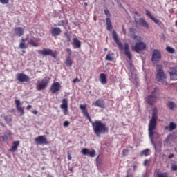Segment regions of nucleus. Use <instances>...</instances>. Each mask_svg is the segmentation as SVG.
Masks as SVG:
<instances>
[{
    "instance_id": "7",
    "label": "nucleus",
    "mask_w": 177,
    "mask_h": 177,
    "mask_svg": "<svg viewBox=\"0 0 177 177\" xmlns=\"http://www.w3.org/2000/svg\"><path fill=\"white\" fill-rule=\"evenodd\" d=\"M80 109L82 110V113H83V115L84 117L87 118V120H88L89 122L91 123L92 127H93V124L96 122L95 121H92V119H91V116H89V113H88V110L86 109V104H80Z\"/></svg>"
},
{
    "instance_id": "9",
    "label": "nucleus",
    "mask_w": 177,
    "mask_h": 177,
    "mask_svg": "<svg viewBox=\"0 0 177 177\" xmlns=\"http://www.w3.org/2000/svg\"><path fill=\"white\" fill-rule=\"evenodd\" d=\"M38 53L42 56H51L52 57H56V53L52 50V49L44 48V50H38Z\"/></svg>"
},
{
    "instance_id": "35",
    "label": "nucleus",
    "mask_w": 177,
    "mask_h": 177,
    "mask_svg": "<svg viewBox=\"0 0 177 177\" xmlns=\"http://www.w3.org/2000/svg\"><path fill=\"white\" fill-rule=\"evenodd\" d=\"M67 20H61L55 26H62L64 27V26L67 25Z\"/></svg>"
},
{
    "instance_id": "20",
    "label": "nucleus",
    "mask_w": 177,
    "mask_h": 177,
    "mask_svg": "<svg viewBox=\"0 0 177 177\" xmlns=\"http://www.w3.org/2000/svg\"><path fill=\"white\" fill-rule=\"evenodd\" d=\"M17 110L20 113L21 115H24V108L20 106V100H15V101Z\"/></svg>"
},
{
    "instance_id": "19",
    "label": "nucleus",
    "mask_w": 177,
    "mask_h": 177,
    "mask_svg": "<svg viewBox=\"0 0 177 177\" xmlns=\"http://www.w3.org/2000/svg\"><path fill=\"white\" fill-rule=\"evenodd\" d=\"M52 37H58L60 34H62V29L59 27H53L51 30Z\"/></svg>"
},
{
    "instance_id": "13",
    "label": "nucleus",
    "mask_w": 177,
    "mask_h": 177,
    "mask_svg": "<svg viewBox=\"0 0 177 177\" xmlns=\"http://www.w3.org/2000/svg\"><path fill=\"white\" fill-rule=\"evenodd\" d=\"M169 74H170V78L173 81L177 80V66L170 67L169 69Z\"/></svg>"
},
{
    "instance_id": "45",
    "label": "nucleus",
    "mask_w": 177,
    "mask_h": 177,
    "mask_svg": "<svg viewBox=\"0 0 177 177\" xmlns=\"http://www.w3.org/2000/svg\"><path fill=\"white\" fill-rule=\"evenodd\" d=\"M1 138H2V139H3V140L4 142H6V140H8V138L9 137H8V136H6V134H3V136Z\"/></svg>"
},
{
    "instance_id": "29",
    "label": "nucleus",
    "mask_w": 177,
    "mask_h": 177,
    "mask_svg": "<svg viewBox=\"0 0 177 177\" xmlns=\"http://www.w3.org/2000/svg\"><path fill=\"white\" fill-rule=\"evenodd\" d=\"M176 124H175V123L174 122H170L169 126H166L165 127V129H166V131H174V129H176Z\"/></svg>"
},
{
    "instance_id": "21",
    "label": "nucleus",
    "mask_w": 177,
    "mask_h": 177,
    "mask_svg": "<svg viewBox=\"0 0 177 177\" xmlns=\"http://www.w3.org/2000/svg\"><path fill=\"white\" fill-rule=\"evenodd\" d=\"M146 16H147L151 21L156 23V24H160V20L151 15V12L148 10H145Z\"/></svg>"
},
{
    "instance_id": "48",
    "label": "nucleus",
    "mask_w": 177,
    "mask_h": 177,
    "mask_svg": "<svg viewBox=\"0 0 177 177\" xmlns=\"http://www.w3.org/2000/svg\"><path fill=\"white\" fill-rule=\"evenodd\" d=\"M122 30L124 35H127V30H125V27L124 26V25H122Z\"/></svg>"
},
{
    "instance_id": "39",
    "label": "nucleus",
    "mask_w": 177,
    "mask_h": 177,
    "mask_svg": "<svg viewBox=\"0 0 177 177\" xmlns=\"http://www.w3.org/2000/svg\"><path fill=\"white\" fill-rule=\"evenodd\" d=\"M166 50L167 52H168L169 53H175V49H174L173 48L170 47V46H167L166 48Z\"/></svg>"
},
{
    "instance_id": "23",
    "label": "nucleus",
    "mask_w": 177,
    "mask_h": 177,
    "mask_svg": "<svg viewBox=\"0 0 177 177\" xmlns=\"http://www.w3.org/2000/svg\"><path fill=\"white\" fill-rule=\"evenodd\" d=\"M100 82L102 85L107 84V76L104 73L100 74Z\"/></svg>"
},
{
    "instance_id": "36",
    "label": "nucleus",
    "mask_w": 177,
    "mask_h": 177,
    "mask_svg": "<svg viewBox=\"0 0 177 177\" xmlns=\"http://www.w3.org/2000/svg\"><path fill=\"white\" fill-rule=\"evenodd\" d=\"M132 39L137 42H142V37L138 35L132 36Z\"/></svg>"
},
{
    "instance_id": "30",
    "label": "nucleus",
    "mask_w": 177,
    "mask_h": 177,
    "mask_svg": "<svg viewBox=\"0 0 177 177\" xmlns=\"http://www.w3.org/2000/svg\"><path fill=\"white\" fill-rule=\"evenodd\" d=\"M64 64L67 67H71L73 66V60H71V57H66Z\"/></svg>"
},
{
    "instance_id": "4",
    "label": "nucleus",
    "mask_w": 177,
    "mask_h": 177,
    "mask_svg": "<svg viewBox=\"0 0 177 177\" xmlns=\"http://www.w3.org/2000/svg\"><path fill=\"white\" fill-rule=\"evenodd\" d=\"M156 79L159 82H164L167 80V75L164 73L162 70V66L158 65L156 66Z\"/></svg>"
},
{
    "instance_id": "12",
    "label": "nucleus",
    "mask_w": 177,
    "mask_h": 177,
    "mask_svg": "<svg viewBox=\"0 0 177 177\" xmlns=\"http://www.w3.org/2000/svg\"><path fill=\"white\" fill-rule=\"evenodd\" d=\"M48 84H49V78L46 77L39 83L37 87V91H42V89H45L46 86H48Z\"/></svg>"
},
{
    "instance_id": "3",
    "label": "nucleus",
    "mask_w": 177,
    "mask_h": 177,
    "mask_svg": "<svg viewBox=\"0 0 177 177\" xmlns=\"http://www.w3.org/2000/svg\"><path fill=\"white\" fill-rule=\"evenodd\" d=\"M93 129L94 131V133H95L97 136L104 134L106 132H109V128L107 126L100 120H95V122L93 124Z\"/></svg>"
},
{
    "instance_id": "31",
    "label": "nucleus",
    "mask_w": 177,
    "mask_h": 177,
    "mask_svg": "<svg viewBox=\"0 0 177 177\" xmlns=\"http://www.w3.org/2000/svg\"><path fill=\"white\" fill-rule=\"evenodd\" d=\"M172 139H174V135L169 134L167 138L165 140V142L167 145H171V142H172Z\"/></svg>"
},
{
    "instance_id": "51",
    "label": "nucleus",
    "mask_w": 177,
    "mask_h": 177,
    "mask_svg": "<svg viewBox=\"0 0 177 177\" xmlns=\"http://www.w3.org/2000/svg\"><path fill=\"white\" fill-rule=\"evenodd\" d=\"M73 84H75V82H80V80H78V79H74V80H73Z\"/></svg>"
},
{
    "instance_id": "15",
    "label": "nucleus",
    "mask_w": 177,
    "mask_h": 177,
    "mask_svg": "<svg viewBox=\"0 0 177 177\" xmlns=\"http://www.w3.org/2000/svg\"><path fill=\"white\" fill-rule=\"evenodd\" d=\"M17 80H18L19 82H28L30 77L24 73H18L17 74Z\"/></svg>"
},
{
    "instance_id": "54",
    "label": "nucleus",
    "mask_w": 177,
    "mask_h": 177,
    "mask_svg": "<svg viewBox=\"0 0 177 177\" xmlns=\"http://www.w3.org/2000/svg\"><path fill=\"white\" fill-rule=\"evenodd\" d=\"M31 107H32V106H31V105H28L27 107H26V109H27V110H30V109H31Z\"/></svg>"
},
{
    "instance_id": "34",
    "label": "nucleus",
    "mask_w": 177,
    "mask_h": 177,
    "mask_svg": "<svg viewBox=\"0 0 177 177\" xmlns=\"http://www.w3.org/2000/svg\"><path fill=\"white\" fill-rule=\"evenodd\" d=\"M141 156H145V157H147V156H150V149H147L141 151Z\"/></svg>"
},
{
    "instance_id": "42",
    "label": "nucleus",
    "mask_w": 177,
    "mask_h": 177,
    "mask_svg": "<svg viewBox=\"0 0 177 177\" xmlns=\"http://www.w3.org/2000/svg\"><path fill=\"white\" fill-rule=\"evenodd\" d=\"M0 3H2V5H8L9 0H0Z\"/></svg>"
},
{
    "instance_id": "37",
    "label": "nucleus",
    "mask_w": 177,
    "mask_h": 177,
    "mask_svg": "<svg viewBox=\"0 0 177 177\" xmlns=\"http://www.w3.org/2000/svg\"><path fill=\"white\" fill-rule=\"evenodd\" d=\"M82 153L83 154V156H88L89 149L84 148L83 149H82Z\"/></svg>"
},
{
    "instance_id": "25",
    "label": "nucleus",
    "mask_w": 177,
    "mask_h": 177,
    "mask_svg": "<svg viewBox=\"0 0 177 177\" xmlns=\"http://www.w3.org/2000/svg\"><path fill=\"white\" fill-rule=\"evenodd\" d=\"M73 45L74 46V49L81 48V41H80V40H78V39L73 38Z\"/></svg>"
},
{
    "instance_id": "61",
    "label": "nucleus",
    "mask_w": 177,
    "mask_h": 177,
    "mask_svg": "<svg viewBox=\"0 0 177 177\" xmlns=\"http://www.w3.org/2000/svg\"><path fill=\"white\" fill-rule=\"evenodd\" d=\"M129 176H130L129 174H127L126 177H129Z\"/></svg>"
},
{
    "instance_id": "43",
    "label": "nucleus",
    "mask_w": 177,
    "mask_h": 177,
    "mask_svg": "<svg viewBox=\"0 0 177 177\" xmlns=\"http://www.w3.org/2000/svg\"><path fill=\"white\" fill-rule=\"evenodd\" d=\"M104 13H105L106 16H107V17H110L111 15H110V11L109 10L105 9Z\"/></svg>"
},
{
    "instance_id": "52",
    "label": "nucleus",
    "mask_w": 177,
    "mask_h": 177,
    "mask_svg": "<svg viewBox=\"0 0 177 177\" xmlns=\"http://www.w3.org/2000/svg\"><path fill=\"white\" fill-rule=\"evenodd\" d=\"M148 162H149V160H145L144 161V166L146 167V166L147 165V163H148Z\"/></svg>"
},
{
    "instance_id": "33",
    "label": "nucleus",
    "mask_w": 177,
    "mask_h": 177,
    "mask_svg": "<svg viewBox=\"0 0 177 177\" xmlns=\"http://www.w3.org/2000/svg\"><path fill=\"white\" fill-rule=\"evenodd\" d=\"M19 47L20 49H26V48H27L26 46V39H21V42L19 44Z\"/></svg>"
},
{
    "instance_id": "60",
    "label": "nucleus",
    "mask_w": 177,
    "mask_h": 177,
    "mask_svg": "<svg viewBox=\"0 0 177 177\" xmlns=\"http://www.w3.org/2000/svg\"><path fill=\"white\" fill-rule=\"evenodd\" d=\"M68 158L69 160H71V156H69L68 157Z\"/></svg>"
},
{
    "instance_id": "11",
    "label": "nucleus",
    "mask_w": 177,
    "mask_h": 177,
    "mask_svg": "<svg viewBox=\"0 0 177 177\" xmlns=\"http://www.w3.org/2000/svg\"><path fill=\"white\" fill-rule=\"evenodd\" d=\"M151 60L153 63H157L161 60V53L158 50H153Z\"/></svg>"
},
{
    "instance_id": "32",
    "label": "nucleus",
    "mask_w": 177,
    "mask_h": 177,
    "mask_svg": "<svg viewBox=\"0 0 177 177\" xmlns=\"http://www.w3.org/2000/svg\"><path fill=\"white\" fill-rule=\"evenodd\" d=\"M167 107H169L170 110H175V107H176V105L175 104V102L172 101H169L167 102Z\"/></svg>"
},
{
    "instance_id": "14",
    "label": "nucleus",
    "mask_w": 177,
    "mask_h": 177,
    "mask_svg": "<svg viewBox=\"0 0 177 177\" xmlns=\"http://www.w3.org/2000/svg\"><path fill=\"white\" fill-rule=\"evenodd\" d=\"M24 35V28L23 27H16L14 28V36L15 37H23Z\"/></svg>"
},
{
    "instance_id": "49",
    "label": "nucleus",
    "mask_w": 177,
    "mask_h": 177,
    "mask_svg": "<svg viewBox=\"0 0 177 177\" xmlns=\"http://www.w3.org/2000/svg\"><path fill=\"white\" fill-rule=\"evenodd\" d=\"M68 125H70V122H68V121L64 122V127H67Z\"/></svg>"
},
{
    "instance_id": "41",
    "label": "nucleus",
    "mask_w": 177,
    "mask_h": 177,
    "mask_svg": "<svg viewBox=\"0 0 177 177\" xmlns=\"http://www.w3.org/2000/svg\"><path fill=\"white\" fill-rule=\"evenodd\" d=\"M129 32H130L131 35H132V37H133V35H135V34L136 33V29H135L133 28H130Z\"/></svg>"
},
{
    "instance_id": "47",
    "label": "nucleus",
    "mask_w": 177,
    "mask_h": 177,
    "mask_svg": "<svg viewBox=\"0 0 177 177\" xmlns=\"http://www.w3.org/2000/svg\"><path fill=\"white\" fill-rule=\"evenodd\" d=\"M66 53H67V54L68 55L69 57L71 56L72 51H71V48H67L66 49Z\"/></svg>"
},
{
    "instance_id": "55",
    "label": "nucleus",
    "mask_w": 177,
    "mask_h": 177,
    "mask_svg": "<svg viewBox=\"0 0 177 177\" xmlns=\"http://www.w3.org/2000/svg\"><path fill=\"white\" fill-rule=\"evenodd\" d=\"M174 157V154H170L169 156V158H172Z\"/></svg>"
},
{
    "instance_id": "59",
    "label": "nucleus",
    "mask_w": 177,
    "mask_h": 177,
    "mask_svg": "<svg viewBox=\"0 0 177 177\" xmlns=\"http://www.w3.org/2000/svg\"><path fill=\"white\" fill-rule=\"evenodd\" d=\"M104 50L105 52H107V48H105L104 49Z\"/></svg>"
},
{
    "instance_id": "53",
    "label": "nucleus",
    "mask_w": 177,
    "mask_h": 177,
    "mask_svg": "<svg viewBox=\"0 0 177 177\" xmlns=\"http://www.w3.org/2000/svg\"><path fill=\"white\" fill-rule=\"evenodd\" d=\"M65 35H66V37H67V39H68V42H69V41H70V35H67V33H66Z\"/></svg>"
},
{
    "instance_id": "44",
    "label": "nucleus",
    "mask_w": 177,
    "mask_h": 177,
    "mask_svg": "<svg viewBox=\"0 0 177 177\" xmlns=\"http://www.w3.org/2000/svg\"><path fill=\"white\" fill-rule=\"evenodd\" d=\"M4 134L5 135H6V136H8V138H10V136H12V135H13L12 133V132H10V131H6V133H4Z\"/></svg>"
},
{
    "instance_id": "10",
    "label": "nucleus",
    "mask_w": 177,
    "mask_h": 177,
    "mask_svg": "<svg viewBox=\"0 0 177 177\" xmlns=\"http://www.w3.org/2000/svg\"><path fill=\"white\" fill-rule=\"evenodd\" d=\"M64 115H67L68 113V100L67 98L62 99V104L60 105Z\"/></svg>"
},
{
    "instance_id": "62",
    "label": "nucleus",
    "mask_w": 177,
    "mask_h": 177,
    "mask_svg": "<svg viewBox=\"0 0 177 177\" xmlns=\"http://www.w3.org/2000/svg\"><path fill=\"white\" fill-rule=\"evenodd\" d=\"M133 168H134V169H136V166H134V167H133Z\"/></svg>"
},
{
    "instance_id": "6",
    "label": "nucleus",
    "mask_w": 177,
    "mask_h": 177,
    "mask_svg": "<svg viewBox=\"0 0 177 177\" xmlns=\"http://www.w3.org/2000/svg\"><path fill=\"white\" fill-rule=\"evenodd\" d=\"M146 49V43L145 42H137L135 46L132 47V50L137 53L142 52Z\"/></svg>"
},
{
    "instance_id": "40",
    "label": "nucleus",
    "mask_w": 177,
    "mask_h": 177,
    "mask_svg": "<svg viewBox=\"0 0 177 177\" xmlns=\"http://www.w3.org/2000/svg\"><path fill=\"white\" fill-rule=\"evenodd\" d=\"M96 154V151L95 149H93L92 151H88V156L93 158L95 157V155Z\"/></svg>"
},
{
    "instance_id": "38",
    "label": "nucleus",
    "mask_w": 177,
    "mask_h": 177,
    "mask_svg": "<svg viewBox=\"0 0 177 177\" xmlns=\"http://www.w3.org/2000/svg\"><path fill=\"white\" fill-rule=\"evenodd\" d=\"M4 120L6 124H10L12 122V118L10 116H5Z\"/></svg>"
},
{
    "instance_id": "5",
    "label": "nucleus",
    "mask_w": 177,
    "mask_h": 177,
    "mask_svg": "<svg viewBox=\"0 0 177 177\" xmlns=\"http://www.w3.org/2000/svg\"><path fill=\"white\" fill-rule=\"evenodd\" d=\"M158 92V88H155L153 92L151 93V95H149L146 98V102L148 104L153 105L156 100H157V93Z\"/></svg>"
},
{
    "instance_id": "50",
    "label": "nucleus",
    "mask_w": 177,
    "mask_h": 177,
    "mask_svg": "<svg viewBox=\"0 0 177 177\" xmlns=\"http://www.w3.org/2000/svg\"><path fill=\"white\" fill-rule=\"evenodd\" d=\"M32 114H34L35 115H37V114H38V111H37V110H34V111H32Z\"/></svg>"
},
{
    "instance_id": "18",
    "label": "nucleus",
    "mask_w": 177,
    "mask_h": 177,
    "mask_svg": "<svg viewBox=\"0 0 177 177\" xmlns=\"http://www.w3.org/2000/svg\"><path fill=\"white\" fill-rule=\"evenodd\" d=\"M38 42H39V39L35 37H31L28 40L29 45H31L34 48H38V46H39Z\"/></svg>"
},
{
    "instance_id": "57",
    "label": "nucleus",
    "mask_w": 177,
    "mask_h": 177,
    "mask_svg": "<svg viewBox=\"0 0 177 177\" xmlns=\"http://www.w3.org/2000/svg\"><path fill=\"white\" fill-rule=\"evenodd\" d=\"M85 7L88 6V3H84Z\"/></svg>"
},
{
    "instance_id": "58",
    "label": "nucleus",
    "mask_w": 177,
    "mask_h": 177,
    "mask_svg": "<svg viewBox=\"0 0 177 177\" xmlns=\"http://www.w3.org/2000/svg\"><path fill=\"white\" fill-rule=\"evenodd\" d=\"M97 162L99 161V156L96 158Z\"/></svg>"
},
{
    "instance_id": "16",
    "label": "nucleus",
    "mask_w": 177,
    "mask_h": 177,
    "mask_svg": "<svg viewBox=\"0 0 177 177\" xmlns=\"http://www.w3.org/2000/svg\"><path fill=\"white\" fill-rule=\"evenodd\" d=\"M35 143L37 145H46L48 143V140H46V137L45 136H39L35 139Z\"/></svg>"
},
{
    "instance_id": "27",
    "label": "nucleus",
    "mask_w": 177,
    "mask_h": 177,
    "mask_svg": "<svg viewBox=\"0 0 177 177\" xmlns=\"http://www.w3.org/2000/svg\"><path fill=\"white\" fill-rule=\"evenodd\" d=\"M106 28L108 31H111L113 30V25L111 24V19L110 17H107L106 19Z\"/></svg>"
},
{
    "instance_id": "56",
    "label": "nucleus",
    "mask_w": 177,
    "mask_h": 177,
    "mask_svg": "<svg viewBox=\"0 0 177 177\" xmlns=\"http://www.w3.org/2000/svg\"><path fill=\"white\" fill-rule=\"evenodd\" d=\"M127 151H128L127 149H124L123 150V153L125 154V153H127Z\"/></svg>"
},
{
    "instance_id": "22",
    "label": "nucleus",
    "mask_w": 177,
    "mask_h": 177,
    "mask_svg": "<svg viewBox=\"0 0 177 177\" xmlns=\"http://www.w3.org/2000/svg\"><path fill=\"white\" fill-rule=\"evenodd\" d=\"M94 106H95V107H100V109H104L105 106H104V101H103L101 99H98L94 103H93Z\"/></svg>"
},
{
    "instance_id": "1",
    "label": "nucleus",
    "mask_w": 177,
    "mask_h": 177,
    "mask_svg": "<svg viewBox=\"0 0 177 177\" xmlns=\"http://www.w3.org/2000/svg\"><path fill=\"white\" fill-rule=\"evenodd\" d=\"M158 113V111L157 110V108H154L152 111L151 119L149 120L148 125L149 137L151 140V143H152L156 150L161 149V147L162 146V142L161 140H159L158 142H156L155 140V139H157L160 136L158 133L156 131V128L157 127V120L158 118V116L157 115Z\"/></svg>"
},
{
    "instance_id": "46",
    "label": "nucleus",
    "mask_w": 177,
    "mask_h": 177,
    "mask_svg": "<svg viewBox=\"0 0 177 177\" xmlns=\"http://www.w3.org/2000/svg\"><path fill=\"white\" fill-rule=\"evenodd\" d=\"M171 171H177V165L174 164L171 165Z\"/></svg>"
},
{
    "instance_id": "2",
    "label": "nucleus",
    "mask_w": 177,
    "mask_h": 177,
    "mask_svg": "<svg viewBox=\"0 0 177 177\" xmlns=\"http://www.w3.org/2000/svg\"><path fill=\"white\" fill-rule=\"evenodd\" d=\"M113 40L115 44L118 46L120 50H124L125 52L126 56H127L129 60L132 59V55L131 54V51H129V44L128 43H125L124 46H122V43L118 40V35H117V32L113 31L112 32Z\"/></svg>"
},
{
    "instance_id": "26",
    "label": "nucleus",
    "mask_w": 177,
    "mask_h": 177,
    "mask_svg": "<svg viewBox=\"0 0 177 177\" xmlns=\"http://www.w3.org/2000/svg\"><path fill=\"white\" fill-rule=\"evenodd\" d=\"M19 145H20V141H14L12 143V147L10 149V151H12L13 153H15V151H16V150L17 149V147H19Z\"/></svg>"
},
{
    "instance_id": "24",
    "label": "nucleus",
    "mask_w": 177,
    "mask_h": 177,
    "mask_svg": "<svg viewBox=\"0 0 177 177\" xmlns=\"http://www.w3.org/2000/svg\"><path fill=\"white\" fill-rule=\"evenodd\" d=\"M138 22L140 23V24H141L142 27H145V28H149V27H150L149 23H147V21H146V19H145L144 18H140Z\"/></svg>"
},
{
    "instance_id": "8",
    "label": "nucleus",
    "mask_w": 177,
    "mask_h": 177,
    "mask_svg": "<svg viewBox=\"0 0 177 177\" xmlns=\"http://www.w3.org/2000/svg\"><path fill=\"white\" fill-rule=\"evenodd\" d=\"M128 68L130 70V73H129L130 80L135 81L138 77L136 76V71L135 70V67H133V64H132V63H129Z\"/></svg>"
},
{
    "instance_id": "28",
    "label": "nucleus",
    "mask_w": 177,
    "mask_h": 177,
    "mask_svg": "<svg viewBox=\"0 0 177 177\" xmlns=\"http://www.w3.org/2000/svg\"><path fill=\"white\" fill-rule=\"evenodd\" d=\"M105 59L107 60L108 62H113L114 60V54L111 52H108Z\"/></svg>"
},
{
    "instance_id": "17",
    "label": "nucleus",
    "mask_w": 177,
    "mask_h": 177,
    "mask_svg": "<svg viewBox=\"0 0 177 177\" xmlns=\"http://www.w3.org/2000/svg\"><path fill=\"white\" fill-rule=\"evenodd\" d=\"M50 91L52 93H56V92H59V91H60V83L57 82H54L51 85Z\"/></svg>"
}]
</instances>
